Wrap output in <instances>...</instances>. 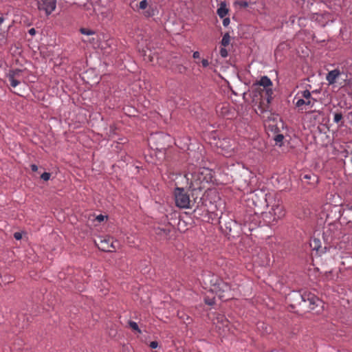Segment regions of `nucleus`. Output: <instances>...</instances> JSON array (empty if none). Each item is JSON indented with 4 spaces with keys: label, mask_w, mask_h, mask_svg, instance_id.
Returning a JSON list of instances; mask_svg holds the SVG:
<instances>
[{
    "label": "nucleus",
    "mask_w": 352,
    "mask_h": 352,
    "mask_svg": "<svg viewBox=\"0 0 352 352\" xmlns=\"http://www.w3.org/2000/svg\"><path fill=\"white\" fill-rule=\"evenodd\" d=\"M221 110L222 111L225 110V111H222V113L223 114V116H226V113L228 111V105L227 104L223 105Z\"/></svg>",
    "instance_id": "obj_35"
},
{
    "label": "nucleus",
    "mask_w": 352,
    "mask_h": 352,
    "mask_svg": "<svg viewBox=\"0 0 352 352\" xmlns=\"http://www.w3.org/2000/svg\"><path fill=\"white\" fill-rule=\"evenodd\" d=\"M31 167V170L33 171V172H36L37 170H38V166L36 165V164H32L30 166Z\"/></svg>",
    "instance_id": "obj_40"
},
{
    "label": "nucleus",
    "mask_w": 352,
    "mask_h": 352,
    "mask_svg": "<svg viewBox=\"0 0 352 352\" xmlns=\"http://www.w3.org/2000/svg\"><path fill=\"white\" fill-rule=\"evenodd\" d=\"M170 69L174 73L183 74L186 71V67L182 63H173L170 65Z\"/></svg>",
    "instance_id": "obj_15"
},
{
    "label": "nucleus",
    "mask_w": 352,
    "mask_h": 352,
    "mask_svg": "<svg viewBox=\"0 0 352 352\" xmlns=\"http://www.w3.org/2000/svg\"><path fill=\"white\" fill-rule=\"evenodd\" d=\"M23 71L21 69H13L10 70L8 74V78L10 81V85L12 87H16L21 81L23 80Z\"/></svg>",
    "instance_id": "obj_11"
},
{
    "label": "nucleus",
    "mask_w": 352,
    "mask_h": 352,
    "mask_svg": "<svg viewBox=\"0 0 352 352\" xmlns=\"http://www.w3.org/2000/svg\"><path fill=\"white\" fill-rule=\"evenodd\" d=\"M230 36L229 34V33H226L223 36V38H222V40H221V45L224 47H226L227 45H228L230 44Z\"/></svg>",
    "instance_id": "obj_19"
},
{
    "label": "nucleus",
    "mask_w": 352,
    "mask_h": 352,
    "mask_svg": "<svg viewBox=\"0 0 352 352\" xmlns=\"http://www.w3.org/2000/svg\"><path fill=\"white\" fill-rule=\"evenodd\" d=\"M156 13L157 9L152 5L148 6L146 10H144V12H142L143 15L146 18L152 17L155 16Z\"/></svg>",
    "instance_id": "obj_16"
},
{
    "label": "nucleus",
    "mask_w": 352,
    "mask_h": 352,
    "mask_svg": "<svg viewBox=\"0 0 352 352\" xmlns=\"http://www.w3.org/2000/svg\"><path fill=\"white\" fill-rule=\"evenodd\" d=\"M319 243H320V241H319L318 239H314L312 241L311 243V246H312V247H313V249H314V250H318V244H319Z\"/></svg>",
    "instance_id": "obj_25"
},
{
    "label": "nucleus",
    "mask_w": 352,
    "mask_h": 352,
    "mask_svg": "<svg viewBox=\"0 0 352 352\" xmlns=\"http://www.w3.org/2000/svg\"><path fill=\"white\" fill-rule=\"evenodd\" d=\"M273 90L272 88H265V95L267 103H270L272 100Z\"/></svg>",
    "instance_id": "obj_20"
},
{
    "label": "nucleus",
    "mask_w": 352,
    "mask_h": 352,
    "mask_svg": "<svg viewBox=\"0 0 352 352\" xmlns=\"http://www.w3.org/2000/svg\"><path fill=\"white\" fill-rule=\"evenodd\" d=\"M294 99L296 100V107L305 110L307 109V107H312L316 102V100L311 96V92L307 89L298 91Z\"/></svg>",
    "instance_id": "obj_6"
},
{
    "label": "nucleus",
    "mask_w": 352,
    "mask_h": 352,
    "mask_svg": "<svg viewBox=\"0 0 352 352\" xmlns=\"http://www.w3.org/2000/svg\"><path fill=\"white\" fill-rule=\"evenodd\" d=\"M255 85H260L265 89L272 86V82L270 78L267 76H263L261 79L254 83Z\"/></svg>",
    "instance_id": "obj_14"
},
{
    "label": "nucleus",
    "mask_w": 352,
    "mask_h": 352,
    "mask_svg": "<svg viewBox=\"0 0 352 352\" xmlns=\"http://www.w3.org/2000/svg\"><path fill=\"white\" fill-rule=\"evenodd\" d=\"M28 33L31 36H34L36 34V30H35L34 28H31V29L29 30Z\"/></svg>",
    "instance_id": "obj_37"
},
{
    "label": "nucleus",
    "mask_w": 352,
    "mask_h": 352,
    "mask_svg": "<svg viewBox=\"0 0 352 352\" xmlns=\"http://www.w3.org/2000/svg\"><path fill=\"white\" fill-rule=\"evenodd\" d=\"M14 237L16 240H20L22 238V234L21 232H16L14 234Z\"/></svg>",
    "instance_id": "obj_32"
},
{
    "label": "nucleus",
    "mask_w": 352,
    "mask_h": 352,
    "mask_svg": "<svg viewBox=\"0 0 352 352\" xmlns=\"http://www.w3.org/2000/svg\"><path fill=\"white\" fill-rule=\"evenodd\" d=\"M129 326L135 331H136L138 333H141L142 331L138 327V324L136 322L130 320L129 322Z\"/></svg>",
    "instance_id": "obj_21"
},
{
    "label": "nucleus",
    "mask_w": 352,
    "mask_h": 352,
    "mask_svg": "<svg viewBox=\"0 0 352 352\" xmlns=\"http://www.w3.org/2000/svg\"><path fill=\"white\" fill-rule=\"evenodd\" d=\"M311 175H305L303 178L306 179H310L311 178Z\"/></svg>",
    "instance_id": "obj_42"
},
{
    "label": "nucleus",
    "mask_w": 352,
    "mask_h": 352,
    "mask_svg": "<svg viewBox=\"0 0 352 352\" xmlns=\"http://www.w3.org/2000/svg\"><path fill=\"white\" fill-rule=\"evenodd\" d=\"M223 26L226 27L230 24V20L228 17H224L223 18Z\"/></svg>",
    "instance_id": "obj_31"
},
{
    "label": "nucleus",
    "mask_w": 352,
    "mask_h": 352,
    "mask_svg": "<svg viewBox=\"0 0 352 352\" xmlns=\"http://www.w3.org/2000/svg\"><path fill=\"white\" fill-rule=\"evenodd\" d=\"M50 173L45 172L41 175V178L44 181H48L50 179Z\"/></svg>",
    "instance_id": "obj_26"
},
{
    "label": "nucleus",
    "mask_w": 352,
    "mask_h": 352,
    "mask_svg": "<svg viewBox=\"0 0 352 352\" xmlns=\"http://www.w3.org/2000/svg\"><path fill=\"white\" fill-rule=\"evenodd\" d=\"M80 32L81 34L87 35V36H91L95 34V32L92 30L82 28L80 29Z\"/></svg>",
    "instance_id": "obj_22"
},
{
    "label": "nucleus",
    "mask_w": 352,
    "mask_h": 352,
    "mask_svg": "<svg viewBox=\"0 0 352 352\" xmlns=\"http://www.w3.org/2000/svg\"><path fill=\"white\" fill-rule=\"evenodd\" d=\"M3 21H4V18H3V17H2V16H0V25H1V23H3Z\"/></svg>",
    "instance_id": "obj_43"
},
{
    "label": "nucleus",
    "mask_w": 352,
    "mask_h": 352,
    "mask_svg": "<svg viewBox=\"0 0 352 352\" xmlns=\"http://www.w3.org/2000/svg\"><path fill=\"white\" fill-rule=\"evenodd\" d=\"M163 136V134H155V135H152L151 137V140H153V139H157V138H160Z\"/></svg>",
    "instance_id": "obj_36"
},
{
    "label": "nucleus",
    "mask_w": 352,
    "mask_h": 352,
    "mask_svg": "<svg viewBox=\"0 0 352 352\" xmlns=\"http://www.w3.org/2000/svg\"><path fill=\"white\" fill-rule=\"evenodd\" d=\"M344 84L343 86H348V87L352 88V80L351 79L345 78V79H344Z\"/></svg>",
    "instance_id": "obj_29"
},
{
    "label": "nucleus",
    "mask_w": 352,
    "mask_h": 352,
    "mask_svg": "<svg viewBox=\"0 0 352 352\" xmlns=\"http://www.w3.org/2000/svg\"><path fill=\"white\" fill-rule=\"evenodd\" d=\"M293 298L297 303L300 305L302 302L307 303V307L310 310H314L316 307L321 306V300L314 294L304 292H294L292 294Z\"/></svg>",
    "instance_id": "obj_4"
},
{
    "label": "nucleus",
    "mask_w": 352,
    "mask_h": 352,
    "mask_svg": "<svg viewBox=\"0 0 352 352\" xmlns=\"http://www.w3.org/2000/svg\"><path fill=\"white\" fill-rule=\"evenodd\" d=\"M38 7L40 10H43L47 15H50L56 8V0H42Z\"/></svg>",
    "instance_id": "obj_12"
},
{
    "label": "nucleus",
    "mask_w": 352,
    "mask_h": 352,
    "mask_svg": "<svg viewBox=\"0 0 352 352\" xmlns=\"http://www.w3.org/2000/svg\"><path fill=\"white\" fill-rule=\"evenodd\" d=\"M210 289L223 301H227L233 297L230 285L214 276L210 277Z\"/></svg>",
    "instance_id": "obj_3"
},
{
    "label": "nucleus",
    "mask_w": 352,
    "mask_h": 352,
    "mask_svg": "<svg viewBox=\"0 0 352 352\" xmlns=\"http://www.w3.org/2000/svg\"><path fill=\"white\" fill-rule=\"evenodd\" d=\"M220 55L223 58H226L228 55V51L226 48L222 47L220 50Z\"/></svg>",
    "instance_id": "obj_28"
},
{
    "label": "nucleus",
    "mask_w": 352,
    "mask_h": 352,
    "mask_svg": "<svg viewBox=\"0 0 352 352\" xmlns=\"http://www.w3.org/2000/svg\"><path fill=\"white\" fill-rule=\"evenodd\" d=\"M204 301L208 305H213L215 303L214 298H205Z\"/></svg>",
    "instance_id": "obj_27"
},
{
    "label": "nucleus",
    "mask_w": 352,
    "mask_h": 352,
    "mask_svg": "<svg viewBox=\"0 0 352 352\" xmlns=\"http://www.w3.org/2000/svg\"><path fill=\"white\" fill-rule=\"evenodd\" d=\"M343 118L342 113L341 112H336L333 113V122L336 124H340V126H343L344 123L342 122Z\"/></svg>",
    "instance_id": "obj_18"
},
{
    "label": "nucleus",
    "mask_w": 352,
    "mask_h": 352,
    "mask_svg": "<svg viewBox=\"0 0 352 352\" xmlns=\"http://www.w3.org/2000/svg\"><path fill=\"white\" fill-rule=\"evenodd\" d=\"M199 56H200L199 52H197V51L193 53V54H192V57H193L194 58H195V59H196V58H199Z\"/></svg>",
    "instance_id": "obj_39"
},
{
    "label": "nucleus",
    "mask_w": 352,
    "mask_h": 352,
    "mask_svg": "<svg viewBox=\"0 0 352 352\" xmlns=\"http://www.w3.org/2000/svg\"><path fill=\"white\" fill-rule=\"evenodd\" d=\"M219 144V146L222 150V154L227 157H232L236 153L235 147L232 146V144L231 143V140L228 138H224L222 140H220Z\"/></svg>",
    "instance_id": "obj_10"
},
{
    "label": "nucleus",
    "mask_w": 352,
    "mask_h": 352,
    "mask_svg": "<svg viewBox=\"0 0 352 352\" xmlns=\"http://www.w3.org/2000/svg\"><path fill=\"white\" fill-rule=\"evenodd\" d=\"M95 243L98 249L103 252H112L116 251L113 241L111 238L99 237L98 241H96Z\"/></svg>",
    "instance_id": "obj_9"
},
{
    "label": "nucleus",
    "mask_w": 352,
    "mask_h": 352,
    "mask_svg": "<svg viewBox=\"0 0 352 352\" xmlns=\"http://www.w3.org/2000/svg\"><path fill=\"white\" fill-rule=\"evenodd\" d=\"M283 139H284V136L282 134H278L274 138V140H275L276 143L279 144L280 146H281Z\"/></svg>",
    "instance_id": "obj_24"
},
{
    "label": "nucleus",
    "mask_w": 352,
    "mask_h": 352,
    "mask_svg": "<svg viewBox=\"0 0 352 352\" xmlns=\"http://www.w3.org/2000/svg\"><path fill=\"white\" fill-rule=\"evenodd\" d=\"M228 12V10L226 8V4L222 3L221 6L217 9V14L221 19L224 18Z\"/></svg>",
    "instance_id": "obj_17"
},
{
    "label": "nucleus",
    "mask_w": 352,
    "mask_h": 352,
    "mask_svg": "<svg viewBox=\"0 0 352 352\" xmlns=\"http://www.w3.org/2000/svg\"><path fill=\"white\" fill-rule=\"evenodd\" d=\"M201 64L204 67H206L209 65V62L207 59H203L201 60Z\"/></svg>",
    "instance_id": "obj_34"
},
{
    "label": "nucleus",
    "mask_w": 352,
    "mask_h": 352,
    "mask_svg": "<svg viewBox=\"0 0 352 352\" xmlns=\"http://www.w3.org/2000/svg\"><path fill=\"white\" fill-rule=\"evenodd\" d=\"M342 75L339 69H336L328 72L326 76V80L329 85L336 83V80Z\"/></svg>",
    "instance_id": "obj_13"
},
{
    "label": "nucleus",
    "mask_w": 352,
    "mask_h": 352,
    "mask_svg": "<svg viewBox=\"0 0 352 352\" xmlns=\"http://www.w3.org/2000/svg\"><path fill=\"white\" fill-rule=\"evenodd\" d=\"M213 323L220 335H226L230 331V322L223 314H217Z\"/></svg>",
    "instance_id": "obj_8"
},
{
    "label": "nucleus",
    "mask_w": 352,
    "mask_h": 352,
    "mask_svg": "<svg viewBox=\"0 0 352 352\" xmlns=\"http://www.w3.org/2000/svg\"><path fill=\"white\" fill-rule=\"evenodd\" d=\"M285 215V211L282 203L279 200L277 201H274L271 210L264 214V219L267 223L274 225L278 220L283 218Z\"/></svg>",
    "instance_id": "obj_5"
},
{
    "label": "nucleus",
    "mask_w": 352,
    "mask_h": 352,
    "mask_svg": "<svg viewBox=\"0 0 352 352\" xmlns=\"http://www.w3.org/2000/svg\"><path fill=\"white\" fill-rule=\"evenodd\" d=\"M302 1H305V0H302Z\"/></svg>",
    "instance_id": "obj_44"
},
{
    "label": "nucleus",
    "mask_w": 352,
    "mask_h": 352,
    "mask_svg": "<svg viewBox=\"0 0 352 352\" xmlns=\"http://www.w3.org/2000/svg\"><path fill=\"white\" fill-rule=\"evenodd\" d=\"M238 3L241 7L243 8H246L248 6V3L247 1H239Z\"/></svg>",
    "instance_id": "obj_33"
},
{
    "label": "nucleus",
    "mask_w": 352,
    "mask_h": 352,
    "mask_svg": "<svg viewBox=\"0 0 352 352\" xmlns=\"http://www.w3.org/2000/svg\"><path fill=\"white\" fill-rule=\"evenodd\" d=\"M148 345L151 349H157L159 346V344L157 341H152L149 343Z\"/></svg>",
    "instance_id": "obj_30"
},
{
    "label": "nucleus",
    "mask_w": 352,
    "mask_h": 352,
    "mask_svg": "<svg viewBox=\"0 0 352 352\" xmlns=\"http://www.w3.org/2000/svg\"><path fill=\"white\" fill-rule=\"evenodd\" d=\"M185 177L192 191L202 190L206 184L211 182L212 170L204 167L197 168L192 172L187 173Z\"/></svg>",
    "instance_id": "obj_1"
},
{
    "label": "nucleus",
    "mask_w": 352,
    "mask_h": 352,
    "mask_svg": "<svg viewBox=\"0 0 352 352\" xmlns=\"http://www.w3.org/2000/svg\"><path fill=\"white\" fill-rule=\"evenodd\" d=\"M104 216H103V215H102V214H99V215H98V216L96 217V219H97L99 222H100V221H103V220H104Z\"/></svg>",
    "instance_id": "obj_38"
},
{
    "label": "nucleus",
    "mask_w": 352,
    "mask_h": 352,
    "mask_svg": "<svg viewBox=\"0 0 352 352\" xmlns=\"http://www.w3.org/2000/svg\"><path fill=\"white\" fill-rule=\"evenodd\" d=\"M346 209L352 211V204H347L346 206Z\"/></svg>",
    "instance_id": "obj_41"
},
{
    "label": "nucleus",
    "mask_w": 352,
    "mask_h": 352,
    "mask_svg": "<svg viewBox=\"0 0 352 352\" xmlns=\"http://www.w3.org/2000/svg\"><path fill=\"white\" fill-rule=\"evenodd\" d=\"M176 206L179 208H190V199L184 188L177 187L174 190Z\"/></svg>",
    "instance_id": "obj_7"
},
{
    "label": "nucleus",
    "mask_w": 352,
    "mask_h": 352,
    "mask_svg": "<svg viewBox=\"0 0 352 352\" xmlns=\"http://www.w3.org/2000/svg\"><path fill=\"white\" fill-rule=\"evenodd\" d=\"M148 6L147 0H142L139 3V9L142 10H146Z\"/></svg>",
    "instance_id": "obj_23"
},
{
    "label": "nucleus",
    "mask_w": 352,
    "mask_h": 352,
    "mask_svg": "<svg viewBox=\"0 0 352 352\" xmlns=\"http://www.w3.org/2000/svg\"><path fill=\"white\" fill-rule=\"evenodd\" d=\"M272 196L263 189H256L248 195L247 204L255 213L265 209L272 202Z\"/></svg>",
    "instance_id": "obj_2"
}]
</instances>
